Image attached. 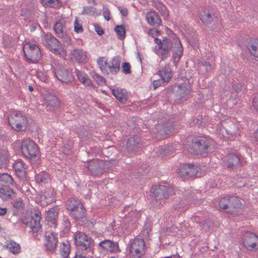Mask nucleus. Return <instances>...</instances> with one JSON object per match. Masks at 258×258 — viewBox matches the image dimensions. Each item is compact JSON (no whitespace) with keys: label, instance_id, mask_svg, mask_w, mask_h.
Masks as SVG:
<instances>
[{"label":"nucleus","instance_id":"nucleus-38","mask_svg":"<svg viewBox=\"0 0 258 258\" xmlns=\"http://www.w3.org/2000/svg\"><path fill=\"white\" fill-rule=\"evenodd\" d=\"M13 181L12 176L8 173L0 174V182L12 184Z\"/></svg>","mask_w":258,"mask_h":258},{"label":"nucleus","instance_id":"nucleus-46","mask_svg":"<svg viewBox=\"0 0 258 258\" xmlns=\"http://www.w3.org/2000/svg\"><path fill=\"white\" fill-rule=\"evenodd\" d=\"M58 37L61 40L64 45H68L71 44V39L69 36L68 32L63 34L62 36H60Z\"/></svg>","mask_w":258,"mask_h":258},{"label":"nucleus","instance_id":"nucleus-26","mask_svg":"<svg viewBox=\"0 0 258 258\" xmlns=\"http://www.w3.org/2000/svg\"><path fill=\"white\" fill-rule=\"evenodd\" d=\"M247 48L251 54L258 57V39L250 40L247 44Z\"/></svg>","mask_w":258,"mask_h":258},{"label":"nucleus","instance_id":"nucleus-64","mask_svg":"<svg viewBox=\"0 0 258 258\" xmlns=\"http://www.w3.org/2000/svg\"><path fill=\"white\" fill-rule=\"evenodd\" d=\"M75 258H88L86 255H85V253H77L76 254V256Z\"/></svg>","mask_w":258,"mask_h":258},{"label":"nucleus","instance_id":"nucleus-41","mask_svg":"<svg viewBox=\"0 0 258 258\" xmlns=\"http://www.w3.org/2000/svg\"><path fill=\"white\" fill-rule=\"evenodd\" d=\"M252 235H255L253 233L250 232H246L243 235L242 240L244 246L247 245V243L249 244L250 241H252Z\"/></svg>","mask_w":258,"mask_h":258},{"label":"nucleus","instance_id":"nucleus-22","mask_svg":"<svg viewBox=\"0 0 258 258\" xmlns=\"http://www.w3.org/2000/svg\"><path fill=\"white\" fill-rule=\"evenodd\" d=\"M57 243V239L54 233H52L48 235H46L45 247L47 250L52 251L56 248Z\"/></svg>","mask_w":258,"mask_h":258},{"label":"nucleus","instance_id":"nucleus-11","mask_svg":"<svg viewBox=\"0 0 258 258\" xmlns=\"http://www.w3.org/2000/svg\"><path fill=\"white\" fill-rule=\"evenodd\" d=\"M98 246L102 252L113 253L120 251L118 243L109 239H105L100 242Z\"/></svg>","mask_w":258,"mask_h":258},{"label":"nucleus","instance_id":"nucleus-52","mask_svg":"<svg viewBox=\"0 0 258 258\" xmlns=\"http://www.w3.org/2000/svg\"><path fill=\"white\" fill-rule=\"evenodd\" d=\"M140 216V213L136 210L133 211L131 213H130L128 215V217L132 218V221H133V222H136Z\"/></svg>","mask_w":258,"mask_h":258},{"label":"nucleus","instance_id":"nucleus-61","mask_svg":"<svg viewBox=\"0 0 258 258\" xmlns=\"http://www.w3.org/2000/svg\"><path fill=\"white\" fill-rule=\"evenodd\" d=\"M23 203L21 201H17L14 203V207L17 209H20L22 207Z\"/></svg>","mask_w":258,"mask_h":258},{"label":"nucleus","instance_id":"nucleus-40","mask_svg":"<svg viewBox=\"0 0 258 258\" xmlns=\"http://www.w3.org/2000/svg\"><path fill=\"white\" fill-rule=\"evenodd\" d=\"M8 161L7 153L0 151V167L6 166Z\"/></svg>","mask_w":258,"mask_h":258},{"label":"nucleus","instance_id":"nucleus-57","mask_svg":"<svg viewBox=\"0 0 258 258\" xmlns=\"http://www.w3.org/2000/svg\"><path fill=\"white\" fill-rule=\"evenodd\" d=\"M201 69L203 68L207 72H208L211 70V66L209 62L205 61L204 62L202 63V64L201 65Z\"/></svg>","mask_w":258,"mask_h":258},{"label":"nucleus","instance_id":"nucleus-18","mask_svg":"<svg viewBox=\"0 0 258 258\" xmlns=\"http://www.w3.org/2000/svg\"><path fill=\"white\" fill-rule=\"evenodd\" d=\"M158 75L161 77L163 82H169L172 76V72L169 64H166L158 71Z\"/></svg>","mask_w":258,"mask_h":258},{"label":"nucleus","instance_id":"nucleus-31","mask_svg":"<svg viewBox=\"0 0 258 258\" xmlns=\"http://www.w3.org/2000/svg\"><path fill=\"white\" fill-rule=\"evenodd\" d=\"M13 193V189L7 186H4L0 189V197L4 200L11 199Z\"/></svg>","mask_w":258,"mask_h":258},{"label":"nucleus","instance_id":"nucleus-1","mask_svg":"<svg viewBox=\"0 0 258 258\" xmlns=\"http://www.w3.org/2000/svg\"><path fill=\"white\" fill-rule=\"evenodd\" d=\"M154 42L157 44L155 47V53L161 57V60H164L168 56L171 50L174 55L179 59L183 53V48L178 38L174 34L168 37H165L162 40L155 38Z\"/></svg>","mask_w":258,"mask_h":258},{"label":"nucleus","instance_id":"nucleus-21","mask_svg":"<svg viewBox=\"0 0 258 258\" xmlns=\"http://www.w3.org/2000/svg\"><path fill=\"white\" fill-rule=\"evenodd\" d=\"M112 93L113 96L120 102L124 103L128 99L126 91L123 89L117 88L113 89Z\"/></svg>","mask_w":258,"mask_h":258},{"label":"nucleus","instance_id":"nucleus-7","mask_svg":"<svg viewBox=\"0 0 258 258\" xmlns=\"http://www.w3.org/2000/svg\"><path fill=\"white\" fill-rule=\"evenodd\" d=\"M22 155L30 159L37 157L39 155V150L37 145L30 139H25L21 143Z\"/></svg>","mask_w":258,"mask_h":258},{"label":"nucleus","instance_id":"nucleus-14","mask_svg":"<svg viewBox=\"0 0 258 258\" xmlns=\"http://www.w3.org/2000/svg\"><path fill=\"white\" fill-rule=\"evenodd\" d=\"M44 105L48 111H53L59 106V101L57 97L51 94L45 95Z\"/></svg>","mask_w":258,"mask_h":258},{"label":"nucleus","instance_id":"nucleus-20","mask_svg":"<svg viewBox=\"0 0 258 258\" xmlns=\"http://www.w3.org/2000/svg\"><path fill=\"white\" fill-rule=\"evenodd\" d=\"M146 18L149 24L155 27L159 26L162 22L159 15L155 12L152 11L147 13Z\"/></svg>","mask_w":258,"mask_h":258},{"label":"nucleus","instance_id":"nucleus-6","mask_svg":"<svg viewBox=\"0 0 258 258\" xmlns=\"http://www.w3.org/2000/svg\"><path fill=\"white\" fill-rule=\"evenodd\" d=\"M8 120L10 125L15 131H24L27 127V119L21 112H13L8 117Z\"/></svg>","mask_w":258,"mask_h":258},{"label":"nucleus","instance_id":"nucleus-23","mask_svg":"<svg viewBox=\"0 0 258 258\" xmlns=\"http://www.w3.org/2000/svg\"><path fill=\"white\" fill-rule=\"evenodd\" d=\"M215 16L209 9H205L201 13L200 19L203 23L209 24L214 20Z\"/></svg>","mask_w":258,"mask_h":258},{"label":"nucleus","instance_id":"nucleus-17","mask_svg":"<svg viewBox=\"0 0 258 258\" xmlns=\"http://www.w3.org/2000/svg\"><path fill=\"white\" fill-rule=\"evenodd\" d=\"M41 219L40 212H36L33 216H32L30 227L32 232L36 233L40 230L41 226L40 224Z\"/></svg>","mask_w":258,"mask_h":258},{"label":"nucleus","instance_id":"nucleus-9","mask_svg":"<svg viewBox=\"0 0 258 258\" xmlns=\"http://www.w3.org/2000/svg\"><path fill=\"white\" fill-rule=\"evenodd\" d=\"M23 52L26 58L32 62L38 61L41 57L40 48L34 43L27 44L23 47Z\"/></svg>","mask_w":258,"mask_h":258},{"label":"nucleus","instance_id":"nucleus-53","mask_svg":"<svg viewBox=\"0 0 258 258\" xmlns=\"http://www.w3.org/2000/svg\"><path fill=\"white\" fill-rule=\"evenodd\" d=\"M241 87V85L237 82H233L232 93H238L240 91Z\"/></svg>","mask_w":258,"mask_h":258},{"label":"nucleus","instance_id":"nucleus-27","mask_svg":"<svg viewBox=\"0 0 258 258\" xmlns=\"http://www.w3.org/2000/svg\"><path fill=\"white\" fill-rule=\"evenodd\" d=\"M53 29L58 37H60V36H62L63 34L68 32L65 23L62 21L57 22L55 24Z\"/></svg>","mask_w":258,"mask_h":258},{"label":"nucleus","instance_id":"nucleus-5","mask_svg":"<svg viewBox=\"0 0 258 258\" xmlns=\"http://www.w3.org/2000/svg\"><path fill=\"white\" fill-rule=\"evenodd\" d=\"M75 243L79 249L91 252L94 245V240L84 232H77L74 233Z\"/></svg>","mask_w":258,"mask_h":258},{"label":"nucleus","instance_id":"nucleus-48","mask_svg":"<svg viewBox=\"0 0 258 258\" xmlns=\"http://www.w3.org/2000/svg\"><path fill=\"white\" fill-rule=\"evenodd\" d=\"M74 30L77 33H82L83 31L82 25L79 22L77 18L76 19L74 23Z\"/></svg>","mask_w":258,"mask_h":258},{"label":"nucleus","instance_id":"nucleus-4","mask_svg":"<svg viewBox=\"0 0 258 258\" xmlns=\"http://www.w3.org/2000/svg\"><path fill=\"white\" fill-rule=\"evenodd\" d=\"M67 209L74 219H80L85 217V209L82 203L78 200L69 199L66 202Z\"/></svg>","mask_w":258,"mask_h":258},{"label":"nucleus","instance_id":"nucleus-63","mask_svg":"<svg viewBox=\"0 0 258 258\" xmlns=\"http://www.w3.org/2000/svg\"><path fill=\"white\" fill-rule=\"evenodd\" d=\"M119 10L122 16H126L127 15V9L120 8L119 9Z\"/></svg>","mask_w":258,"mask_h":258},{"label":"nucleus","instance_id":"nucleus-35","mask_svg":"<svg viewBox=\"0 0 258 258\" xmlns=\"http://www.w3.org/2000/svg\"><path fill=\"white\" fill-rule=\"evenodd\" d=\"M252 241H250V243L244 246L248 250H252L258 248V237L256 235H252Z\"/></svg>","mask_w":258,"mask_h":258},{"label":"nucleus","instance_id":"nucleus-62","mask_svg":"<svg viewBox=\"0 0 258 258\" xmlns=\"http://www.w3.org/2000/svg\"><path fill=\"white\" fill-rule=\"evenodd\" d=\"M41 199L42 201H46V203L48 204L52 200V198L50 197L49 198L46 197V195H43L41 196Z\"/></svg>","mask_w":258,"mask_h":258},{"label":"nucleus","instance_id":"nucleus-29","mask_svg":"<svg viewBox=\"0 0 258 258\" xmlns=\"http://www.w3.org/2000/svg\"><path fill=\"white\" fill-rule=\"evenodd\" d=\"M152 190L153 195L156 199H163V191H165L166 188L165 185H156Z\"/></svg>","mask_w":258,"mask_h":258},{"label":"nucleus","instance_id":"nucleus-43","mask_svg":"<svg viewBox=\"0 0 258 258\" xmlns=\"http://www.w3.org/2000/svg\"><path fill=\"white\" fill-rule=\"evenodd\" d=\"M188 164H184L182 165L178 169V173L180 176H188Z\"/></svg>","mask_w":258,"mask_h":258},{"label":"nucleus","instance_id":"nucleus-37","mask_svg":"<svg viewBox=\"0 0 258 258\" xmlns=\"http://www.w3.org/2000/svg\"><path fill=\"white\" fill-rule=\"evenodd\" d=\"M114 30L118 39L122 40L124 38L125 36V31L124 26L122 25H117L114 28Z\"/></svg>","mask_w":258,"mask_h":258},{"label":"nucleus","instance_id":"nucleus-51","mask_svg":"<svg viewBox=\"0 0 258 258\" xmlns=\"http://www.w3.org/2000/svg\"><path fill=\"white\" fill-rule=\"evenodd\" d=\"M122 71L125 74L131 73V66L128 62H123L122 63Z\"/></svg>","mask_w":258,"mask_h":258},{"label":"nucleus","instance_id":"nucleus-36","mask_svg":"<svg viewBox=\"0 0 258 258\" xmlns=\"http://www.w3.org/2000/svg\"><path fill=\"white\" fill-rule=\"evenodd\" d=\"M48 177L49 175L48 174L42 172L35 175V179L38 183H45L47 182Z\"/></svg>","mask_w":258,"mask_h":258},{"label":"nucleus","instance_id":"nucleus-50","mask_svg":"<svg viewBox=\"0 0 258 258\" xmlns=\"http://www.w3.org/2000/svg\"><path fill=\"white\" fill-rule=\"evenodd\" d=\"M156 8L160 11L164 15H168L167 10L166 7L161 3H159L156 5Z\"/></svg>","mask_w":258,"mask_h":258},{"label":"nucleus","instance_id":"nucleus-54","mask_svg":"<svg viewBox=\"0 0 258 258\" xmlns=\"http://www.w3.org/2000/svg\"><path fill=\"white\" fill-rule=\"evenodd\" d=\"M93 78L98 84L101 85L105 83L104 79L97 74L93 75Z\"/></svg>","mask_w":258,"mask_h":258},{"label":"nucleus","instance_id":"nucleus-39","mask_svg":"<svg viewBox=\"0 0 258 258\" xmlns=\"http://www.w3.org/2000/svg\"><path fill=\"white\" fill-rule=\"evenodd\" d=\"M83 9L82 14L84 15H94L96 11V9L92 6L84 7Z\"/></svg>","mask_w":258,"mask_h":258},{"label":"nucleus","instance_id":"nucleus-30","mask_svg":"<svg viewBox=\"0 0 258 258\" xmlns=\"http://www.w3.org/2000/svg\"><path fill=\"white\" fill-rule=\"evenodd\" d=\"M86 167L92 174L97 175L101 172V171H99L100 167L97 163L96 160L89 161L87 163Z\"/></svg>","mask_w":258,"mask_h":258},{"label":"nucleus","instance_id":"nucleus-8","mask_svg":"<svg viewBox=\"0 0 258 258\" xmlns=\"http://www.w3.org/2000/svg\"><path fill=\"white\" fill-rule=\"evenodd\" d=\"M241 203L237 197L230 196L221 198L219 202V207L221 209H228V212L233 213L240 207Z\"/></svg>","mask_w":258,"mask_h":258},{"label":"nucleus","instance_id":"nucleus-16","mask_svg":"<svg viewBox=\"0 0 258 258\" xmlns=\"http://www.w3.org/2000/svg\"><path fill=\"white\" fill-rule=\"evenodd\" d=\"M16 175L21 179L26 177L27 165L21 160H17L13 164Z\"/></svg>","mask_w":258,"mask_h":258},{"label":"nucleus","instance_id":"nucleus-19","mask_svg":"<svg viewBox=\"0 0 258 258\" xmlns=\"http://www.w3.org/2000/svg\"><path fill=\"white\" fill-rule=\"evenodd\" d=\"M58 215V212L55 208H52L48 210L46 220L49 225L53 228L56 226V218Z\"/></svg>","mask_w":258,"mask_h":258},{"label":"nucleus","instance_id":"nucleus-24","mask_svg":"<svg viewBox=\"0 0 258 258\" xmlns=\"http://www.w3.org/2000/svg\"><path fill=\"white\" fill-rule=\"evenodd\" d=\"M72 57L79 62H85L87 61V55L85 51L82 49H75L72 53Z\"/></svg>","mask_w":258,"mask_h":258},{"label":"nucleus","instance_id":"nucleus-49","mask_svg":"<svg viewBox=\"0 0 258 258\" xmlns=\"http://www.w3.org/2000/svg\"><path fill=\"white\" fill-rule=\"evenodd\" d=\"M62 225L64 227V232H68L71 228V223L67 217H64Z\"/></svg>","mask_w":258,"mask_h":258},{"label":"nucleus","instance_id":"nucleus-10","mask_svg":"<svg viewBox=\"0 0 258 258\" xmlns=\"http://www.w3.org/2000/svg\"><path fill=\"white\" fill-rule=\"evenodd\" d=\"M145 247L143 239L135 238L131 244V254L134 258H140L145 253Z\"/></svg>","mask_w":258,"mask_h":258},{"label":"nucleus","instance_id":"nucleus-44","mask_svg":"<svg viewBox=\"0 0 258 258\" xmlns=\"http://www.w3.org/2000/svg\"><path fill=\"white\" fill-rule=\"evenodd\" d=\"M42 2L47 7L56 8L59 5L58 0H42Z\"/></svg>","mask_w":258,"mask_h":258},{"label":"nucleus","instance_id":"nucleus-12","mask_svg":"<svg viewBox=\"0 0 258 258\" xmlns=\"http://www.w3.org/2000/svg\"><path fill=\"white\" fill-rule=\"evenodd\" d=\"M53 75L60 81L69 83L73 79L72 72L65 68H59L52 71Z\"/></svg>","mask_w":258,"mask_h":258},{"label":"nucleus","instance_id":"nucleus-55","mask_svg":"<svg viewBox=\"0 0 258 258\" xmlns=\"http://www.w3.org/2000/svg\"><path fill=\"white\" fill-rule=\"evenodd\" d=\"M103 16L107 21H109L110 19V13L108 8L103 7Z\"/></svg>","mask_w":258,"mask_h":258},{"label":"nucleus","instance_id":"nucleus-2","mask_svg":"<svg viewBox=\"0 0 258 258\" xmlns=\"http://www.w3.org/2000/svg\"><path fill=\"white\" fill-rule=\"evenodd\" d=\"M98 65L105 74H116L120 70V61L117 57H113L110 61H107L105 57H100L97 60Z\"/></svg>","mask_w":258,"mask_h":258},{"label":"nucleus","instance_id":"nucleus-47","mask_svg":"<svg viewBox=\"0 0 258 258\" xmlns=\"http://www.w3.org/2000/svg\"><path fill=\"white\" fill-rule=\"evenodd\" d=\"M166 190L163 191V199H168L174 193V190L171 187L166 186Z\"/></svg>","mask_w":258,"mask_h":258},{"label":"nucleus","instance_id":"nucleus-59","mask_svg":"<svg viewBox=\"0 0 258 258\" xmlns=\"http://www.w3.org/2000/svg\"><path fill=\"white\" fill-rule=\"evenodd\" d=\"M252 105L254 108L258 110V93L255 95L253 98Z\"/></svg>","mask_w":258,"mask_h":258},{"label":"nucleus","instance_id":"nucleus-15","mask_svg":"<svg viewBox=\"0 0 258 258\" xmlns=\"http://www.w3.org/2000/svg\"><path fill=\"white\" fill-rule=\"evenodd\" d=\"M225 166L229 170H233L240 166V158L237 155L229 154L224 158Z\"/></svg>","mask_w":258,"mask_h":258},{"label":"nucleus","instance_id":"nucleus-32","mask_svg":"<svg viewBox=\"0 0 258 258\" xmlns=\"http://www.w3.org/2000/svg\"><path fill=\"white\" fill-rule=\"evenodd\" d=\"M77 76L80 81L86 86H90L91 85V81L88 77V76L81 72L78 71L77 72Z\"/></svg>","mask_w":258,"mask_h":258},{"label":"nucleus","instance_id":"nucleus-3","mask_svg":"<svg viewBox=\"0 0 258 258\" xmlns=\"http://www.w3.org/2000/svg\"><path fill=\"white\" fill-rule=\"evenodd\" d=\"M41 42L48 49L53 51L55 54L64 55L66 54L65 50L60 47L59 41L51 33H44L41 35Z\"/></svg>","mask_w":258,"mask_h":258},{"label":"nucleus","instance_id":"nucleus-28","mask_svg":"<svg viewBox=\"0 0 258 258\" xmlns=\"http://www.w3.org/2000/svg\"><path fill=\"white\" fill-rule=\"evenodd\" d=\"M140 140L138 136H135L129 138L126 143V147L128 150L135 151L139 145Z\"/></svg>","mask_w":258,"mask_h":258},{"label":"nucleus","instance_id":"nucleus-60","mask_svg":"<svg viewBox=\"0 0 258 258\" xmlns=\"http://www.w3.org/2000/svg\"><path fill=\"white\" fill-rule=\"evenodd\" d=\"M95 29L97 33L99 35H102L104 33L103 29L98 25H95Z\"/></svg>","mask_w":258,"mask_h":258},{"label":"nucleus","instance_id":"nucleus-13","mask_svg":"<svg viewBox=\"0 0 258 258\" xmlns=\"http://www.w3.org/2000/svg\"><path fill=\"white\" fill-rule=\"evenodd\" d=\"M209 147V144L207 140L205 138H201L192 142L190 149L195 154L202 155L207 152Z\"/></svg>","mask_w":258,"mask_h":258},{"label":"nucleus","instance_id":"nucleus-25","mask_svg":"<svg viewBox=\"0 0 258 258\" xmlns=\"http://www.w3.org/2000/svg\"><path fill=\"white\" fill-rule=\"evenodd\" d=\"M5 247L14 254H17L21 251L20 244L12 240L8 241Z\"/></svg>","mask_w":258,"mask_h":258},{"label":"nucleus","instance_id":"nucleus-42","mask_svg":"<svg viewBox=\"0 0 258 258\" xmlns=\"http://www.w3.org/2000/svg\"><path fill=\"white\" fill-rule=\"evenodd\" d=\"M70 252V246L68 244H63L62 246L60 247V253L63 258H67L68 257Z\"/></svg>","mask_w":258,"mask_h":258},{"label":"nucleus","instance_id":"nucleus-34","mask_svg":"<svg viewBox=\"0 0 258 258\" xmlns=\"http://www.w3.org/2000/svg\"><path fill=\"white\" fill-rule=\"evenodd\" d=\"M152 229L151 225L149 222H146L142 229L141 234L144 238L147 239Z\"/></svg>","mask_w":258,"mask_h":258},{"label":"nucleus","instance_id":"nucleus-33","mask_svg":"<svg viewBox=\"0 0 258 258\" xmlns=\"http://www.w3.org/2000/svg\"><path fill=\"white\" fill-rule=\"evenodd\" d=\"M188 176L189 177L198 176V171L200 169V167L198 165L193 164H188Z\"/></svg>","mask_w":258,"mask_h":258},{"label":"nucleus","instance_id":"nucleus-45","mask_svg":"<svg viewBox=\"0 0 258 258\" xmlns=\"http://www.w3.org/2000/svg\"><path fill=\"white\" fill-rule=\"evenodd\" d=\"M178 88L179 89V93L181 94L182 97L189 95L190 92L189 88L182 85H179Z\"/></svg>","mask_w":258,"mask_h":258},{"label":"nucleus","instance_id":"nucleus-56","mask_svg":"<svg viewBox=\"0 0 258 258\" xmlns=\"http://www.w3.org/2000/svg\"><path fill=\"white\" fill-rule=\"evenodd\" d=\"M3 45L6 48L11 46V39L8 36H5L3 39Z\"/></svg>","mask_w":258,"mask_h":258},{"label":"nucleus","instance_id":"nucleus-58","mask_svg":"<svg viewBox=\"0 0 258 258\" xmlns=\"http://www.w3.org/2000/svg\"><path fill=\"white\" fill-rule=\"evenodd\" d=\"M162 82H163L162 79L154 80L153 82V86L154 89H156L158 87L160 86L161 85Z\"/></svg>","mask_w":258,"mask_h":258}]
</instances>
